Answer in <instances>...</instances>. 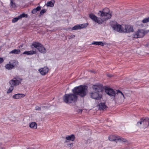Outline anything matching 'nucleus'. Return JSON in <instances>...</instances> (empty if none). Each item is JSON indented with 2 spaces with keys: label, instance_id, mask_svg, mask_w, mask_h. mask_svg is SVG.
<instances>
[{
  "label": "nucleus",
  "instance_id": "obj_1",
  "mask_svg": "<svg viewBox=\"0 0 149 149\" xmlns=\"http://www.w3.org/2000/svg\"><path fill=\"white\" fill-rule=\"evenodd\" d=\"M99 17L93 13L89 15V17L93 21L99 24H101L110 19L112 16L109 8H106L102 10H100L97 13Z\"/></svg>",
  "mask_w": 149,
  "mask_h": 149
},
{
  "label": "nucleus",
  "instance_id": "obj_2",
  "mask_svg": "<svg viewBox=\"0 0 149 149\" xmlns=\"http://www.w3.org/2000/svg\"><path fill=\"white\" fill-rule=\"evenodd\" d=\"M104 90L106 93L111 97H114L113 100L116 103L119 104L122 103L124 101L125 97L124 94L119 90H116V93L114 91L112 88L106 86L104 87Z\"/></svg>",
  "mask_w": 149,
  "mask_h": 149
},
{
  "label": "nucleus",
  "instance_id": "obj_3",
  "mask_svg": "<svg viewBox=\"0 0 149 149\" xmlns=\"http://www.w3.org/2000/svg\"><path fill=\"white\" fill-rule=\"evenodd\" d=\"M78 98L73 93L65 94L64 96L63 99L66 103H71L77 101Z\"/></svg>",
  "mask_w": 149,
  "mask_h": 149
},
{
  "label": "nucleus",
  "instance_id": "obj_4",
  "mask_svg": "<svg viewBox=\"0 0 149 149\" xmlns=\"http://www.w3.org/2000/svg\"><path fill=\"white\" fill-rule=\"evenodd\" d=\"M72 92L77 97H84V85H81L74 87L72 90Z\"/></svg>",
  "mask_w": 149,
  "mask_h": 149
},
{
  "label": "nucleus",
  "instance_id": "obj_5",
  "mask_svg": "<svg viewBox=\"0 0 149 149\" xmlns=\"http://www.w3.org/2000/svg\"><path fill=\"white\" fill-rule=\"evenodd\" d=\"M149 125V119L148 118H142L140 121L137 122L136 126L140 127L145 128L147 127Z\"/></svg>",
  "mask_w": 149,
  "mask_h": 149
},
{
  "label": "nucleus",
  "instance_id": "obj_6",
  "mask_svg": "<svg viewBox=\"0 0 149 149\" xmlns=\"http://www.w3.org/2000/svg\"><path fill=\"white\" fill-rule=\"evenodd\" d=\"M31 46H33L34 47L37 49L39 52L41 53H45L46 52V50L43 45L38 42H33Z\"/></svg>",
  "mask_w": 149,
  "mask_h": 149
},
{
  "label": "nucleus",
  "instance_id": "obj_7",
  "mask_svg": "<svg viewBox=\"0 0 149 149\" xmlns=\"http://www.w3.org/2000/svg\"><path fill=\"white\" fill-rule=\"evenodd\" d=\"M111 25L114 30L120 33H122L123 25H120L118 24L116 22H114L113 24H111Z\"/></svg>",
  "mask_w": 149,
  "mask_h": 149
},
{
  "label": "nucleus",
  "instance_id": "obj_8",
  "mask_svg": "<svg viewBox=\"0 0 149 149\" xmlns=\"http://www.w3.org/2000/svg\"><path fill=\"white\" fill-rule=\"evenodd\" d=\"M99 93L94 92L90 94L91 97L96 100H100L102 98V95Z\"/></svg>",
  "mask_w": 149,
  "mask_h": 149
},
{
  "label": "nucleus",
  "instance_id": "obj_9",
  "mask_svg": "<svg viewBox=\"0 0 149 149\" xmlns=\"http://www.w3.org/2000/svg\"><path fill=\"white\" fill-rule=\"evenodd\" d=\"M92 88L95 92L99 93L102 92L104 91V89L102 85L100 84L93 85L92 86Z\"/></svg>",
  "mask_w": 149,
  "mask_h": 149
},
{
  "label": "nucleus",
  "instance_id": "obj_10",
  "mask_svg": "<svg viewBox=\"0 0 149 149\" xmlns=\"http://www.w3.org/2000/svg\"><path fill=\"white\" fill-rule=\"evenodd\" d=\"M22 80V79H19L17 78H14L10 81L9 83L13 86H16L20 84Z\"/></svg>",
  "mask_w": 149,
  "mask_h": 149
},
{
  "label": "nucleus",
  "instance_id": "obj_11",
  "mask_svg": "<svg viewBox=\"0 0 149 149\" xmlns=\"http://www.w3.org/2000/svg\"><path fill=\"white\" fill-rule=\"evenodd\" d=\"M145 35V31L143 30H139L134 34V37L136 38H141L143 37Z\"/></svg>",
  "mask_w": 149,
  "mask_h": 149
},
{
  "label": "nucleus",
  "instance_id": "obj_12",
  "mask_svg": "<svg viewBox=\"0 0 149 149\" xmlns=\"http://www.w3.org/2000/svg\"><path fill=\"white\" fill-rule=\"evenodd\" d=\"M122 33H129L133 31V28L130 25H123Z\"/></svg>",
  "mask_w": 149,
  "mask_h": 149
},
{
  "label": "nucleus",
  "instance_id": "obj_13",
  "mask_svg": "<svg viewBox=\"0 0 149 149\" xmlns=\"http://www.w3.org/2000/svg\"><path fill=\"white\" fill-rule=\"evenodd\" d=\"M75 136L74 134H71L66 136V140L65 141L64 143L68 142L70 141H73L75 139Z\"/></svg>",
  "mask_w": 149,
  "mask_h": 149
},
{
  "label": "nucleus",
  "instance_id": "obj_14",
  "mask_svg": "<svg viewBox=\"0 0 149 149\" xmlns=\"http://www.w3.org/2000/svg\"><path fill=\"white\" fill-rule=\"evenodd\" d=\"M48 68L47 67H44L43 68H41L39 70V71L40 72L41 74L42 75H45L48 72Z\"/></svg>",
  "mask_w": 149,
  "mask_h": 149
},
{
  "label": "nucleus",
  "instance_id": "obj_15",
  "mask_svg": "<svg viewBox=\"0 0 149 149\" xmlns=\"http://www.w3.org/2000/svg\"><path fill=\"white\" fill-rule=\"evenodd\" d=\"M84 28V25L83 24H78L74 26L72 28V30H80Z\"/></svg>",
  "mask_w": 149,
  "mask_h": 149
},
{
  "label": "nucleus",
  "instance_id": "obj_16",
  "mask_svg": "<svg viewBox=\"0 0 149 149\" xmlns=\"http://www.w3.org/2000/svg\"><path fill=\"white\" fill-rule=\"evenodd\" d=\"M99 109L100 110L105 111L106 110L107 107L104 103H100L99 105Z\"/></svg>",
  "mask_w": 149,
  "mask_h": 149
},
{
  "label": "nucleus",
  "instance_id": "obj_17",
  "mask_svg": "<svg viewBox=\"0 0 149 149\" xmlns=\"http://www.w3.org/2000/svg\"><path fill=\"white\" fill-rule=\"evenodd\" d=\"M118 136H116L114 135H111L109 137V140L111 141H115L117 142L118 139Z\"/></svg>",
  "mask_w": 149,
  "mask_h": 149
},
{
  "label": "nucleus",
  "instance_id": "obj_18",
  "mask_svg": "<svg viewBox=\"0 0 149 149\" xmlns=\"http://www.w3.org/2000/svg\"><path fill=\"white\" fill-rule=\"evenodd\" d=\"M25 95L23 94L18 93L13 95V98L15 99H19L24 97Z\"/></svg>",
  "mask_w": 149,
  "mask_h": 149
},
{
  "label": "nucleus",
  "instance_id": "obj_19",
  "mask_svg": "<svg viewBox=\"0 0 149 149\" xmlns=\"http://www.w3.org/2000/svg\"><path fill=\"white\" fill-rule=\"evenodd\" d=\"M9 63L13 66V68H14L15 66H17L18 64V61L15 60H11L9 62Z\"/></svg>",
  "mask_w": 149,
  "mask_h": 149
},
{
  "label": "nucleus",
  "instance_id": "obj_20",
  "mask_svg": "<svg viewBox=\"0 0 149 149\" xmlns=\"http://www.w3.org/2000/svg\"><path fill=\"white\" fill-rule=\"evenodd\" d=\"M37 125L35 122H32L29 124L30 127L33 129H36L37 128Z\"/></svg>",
  "mask_w": 149,
  "mask_h": 149
},
{
  "label": "nucleus",
  "instance_id": "obj_21",
  "mask_svg": "<svg viewBox=\"0 0 149 149\" xmlns=\"http://www.w3.org/2000/svg\"><path fill=\"white\" fill-rule=\"evenodd\" d=\"M54 3L55 1L54 0L51 1L47 2L46 3V6H47L53 7L54 6Z\"/></svg>",
  "mask_w": 149,
  "mask_h": 149
},
{
  "label": "nucleus",
  "instance_id": "obj_22",
  "mask_svg": "<svg viewBox=\"0 0 149 149\" xmlns=\"http://www.w3.org/2000/svg\"><path fill=\"white\" fill-rule=\"evenodd\" d=\"M36 53V52L34 51H25L23 52V54H26L28 55H31Z\"/></svg>",
  "mask_w": 149,
  "mask_h": 149
},
{
  "label": "nucleus",
  "instance_id": "obj_23",
  "mask_svg": "<svg viewBox=\"0 0 149 149\" xmlns=\"http://www.w3.org/2000/svg\"><path fill=\"white\" fill-rule=\"evenodd\" d=\"M20 50L19 49H14L10 52V54H17L20 53Z\"/></svg>",
  "mask_w": 149,
  "mask_h": 149
},
{
  "label": "nucleus",
  "instance_id": "obj_24",
  "mask_svg": "<svg viewBox=\"0 0 149 149\" xmlns=\"http://www.w3.org/2000/svg\"><path fill=\"white\" fill-rule=\"evenodd\" d=\"M41 9V7L40 6H38L35 8L33 9L32 11V13L33 14H35L37 11H39Z\"/></svg>",
  "mask_w": 149,
  "mask_h": 149
},
{
  "label": "nucleus",
  "instance_id": "obj_25",
  "mask_svg": "<svg viewBox=\"0 0 149 149\" xmlns=\"http://www.w3.org/2000/svg\"><path fill=\"white\" fill-rule=\"evenodd\" d=\"M92 44L101 45L102 46L104 45V44L102 42H93L92 43Z\"/></svg>",
  "mask_w": 149,
  "mask_h": 149
},
{
  "label": "nucleus",
  "instance_id": "obj_26",
  "mask_svg": "<svg viewBox=\"0 0 149 149\" xmlns=\"http://www.w3.org/2000/svg\"><path fill=\"white\" fill-rule=\"evenodd\" d=\"M6 68L8 70H11L14 68L13 66L10 63H9L7 64L5 66Z\"/></svg>",
  "mask_w": 149,
  "mask_h": 149
},
{
  "label": "nucleus",
  "instance_id": "obj_27",
  "mask_svg": "<svg viewBox=\"0 0 149 149\" xmlns=\"http://www.w3.org/2000/svg\"><path fill=\"white\" fill-rule=\"evenodd\" d=\"M10 0V6L12 7L13 8H15L16 7V5H15V3L14 2V1L13 0Z\"/></svg>",
  "mask_w": 149,
  "mask_h": 149
},
{
  "label": "nucleus",
  "instance_id": "obj_28",
  "mask_svg": "<svg viewBox=\"0 0 149 149\" xmlns=\"http://www.w3.org/2000/svg\"><path fill=\"white\" fill-rule=\"evenodd\" d=\"M118 141H122L124 142H127V140L126 139L121 138L119 136H118Z\"/></svg>",
  "mask_w": 149,
  "mask_h": 149
},
{
  "label": "nucleus",
  "instance_id": "obj_29",
  "mask_svg": "<svg viewBox=\"0 0 149 149\" xmlns=\"http://www.w3.org/2000/svg\"><path fill=\"white\" fill-rule=\"evenodd\" d=\"M14 89L13 86L11 85V86L9 88V89L7 91V93L8 94L9 93L11 92Z\"/></svg>",
  "mask_w": 149,
  "mask_h": 149
},
{
  "label": "nucleus",
  "instance_id": "obj_30",
  "mask_svg": "<svg viewBox=\"0 0 149 149\" xmlns=\"http://www.w3.org/2000/svg\"><path fill=\"white\" fill-rule=\"evenodd\" d=\"M18 16L20 19L23 17H27L28 15L25 13H22V14Z\"/></svg>",
  "mask_w": 149,
  "mask_h": 149
},
{
  "label": "nucleus",
  "instance_id": "obj_31",
  "mask_svg": "<svg viewBox=\"0 0 149 149\" xmlns=\"http://www.w3.org/2000/svg\"><path fill=\"white\" fill-rule=\"evenodd\" d=\"M148 22H149V17L144 19L142 21V22L144 24Z\"/></svg>",
  "mask_w": 149,
  "mask_h": 149
},
{
  "label": "nucleus",
  "instance_id": "obj_32",
  "mask_svg": "<svg viewBox=\"0 0 149 149\" xmlns=\"http://www.w3.org/2000/svg\"><path fill=\"white\" fill-rule=\"evenodd\" d=\"M19 19V16H18L17 17L13 18L12 20V22L13 23L16 22Z\"/></svg>",
  "mask_w": 149,
  "mask_h": 149
},
{
  "label": "nucleus",
  "instance_id": "obj_33",
  "mask_svg": "<svg viewBox=\"0 0 149 149\" xmlns=\"http://www.w3.org/2000/svg\"><path fill=\"white\" fill-rule=\"evenodd\" d=\"M46 12V10L45 9H43L41 10L40 12V15H42Z\"/></svg>",
  "mask_w": 149,
  "mask_h": 149
},
{
  "label": "nucleus",
  "instance_id": "obj_34",
  "mask_svg": "<svg viewBox=\"0 0 149 149\" xmlns=\"http://www.w3.org/2000/svg\"><path fill=\"white\" fill-rule=\"evenodd\" d=\"M87 88L88 87L84 85V96L86 95V91Z\"/></svg>",
  "mask_w": 149,
  "mask_h": 149
},
{
  "label": "nucleus",
  "instance_id": "obj_35",
  "mask_svg": "<svg viewBox=\"0 0 149 149\" xmlns=\"http://www.w3.org/2000/svg\"><path fill=\"white\" fill-rule=\"evenodd\" d=\"M68 36V39H70L72 38H74L75 37V36L74 35H72L70 36Z\"/></svg>",
  "mask_w": 149,
  "mask_h": 149
},
{
  "label": "nucleus",
  "instance_id": "obj_36",
  "mask_svg": "<svg viewBox=\"0 0 149 149\" xmlns=\"http://www.w3.org/2000/svg\"><path fill=\"white\" fill-rule=\"evenodd\" d=\"M35 109L36 110L40 111L41 110V109L40 107H39L38 106H37L35 107Z\"/></svg>",
  "mask_w": 149,
  "mask_h": 149
},
{
  "label": "nucleus",
  "instance_id": "obj_37",
  "mask_svg": "<svg viewBox=\"0 0 149 149\" xmlns=\"http://www.w3.org/2000/svg\"><path fill=\"white\" fill-rule=\"evenodd\" d=\"M107 75L108 77L109 78H111L113 76V75L111 74H107Z\"/></svg>",
  "mask_w": 149,
  "mask_h": 149
},
{
  "label": "nucleus",
  "instance_id": "obj_38",
  "mask_svg": "<svg viewBox=\"0 0 149 149\" xmlns=\"http://www.w3.org/2000/svg\"><path fill=\"white\" fill-rule=\"evenodd\" d=\"M3 61V60L2 58H0V63H1Z\"/></svg>",
  "mask_w": 149,
  "mask_h": 149
},
{
  "label": "nucleus",
  "instance_id": "obj_39",
  "mask_svg": "<svg viewBox=\"0 0 149 149\" xmlns=\"http://www.w3.org/2000/svg\"><path fill=\"white\" fill-rule=\"evenodd\" d=\"M89 71L92 73H95V71L93 70H89Z\"/></svg>",
  "mask_w": 149,
  "mask_h": 149
},
{
  "label": "nucleus",
  "instance_id": "obj_40",
  "mask_svg": "<svg viewBox=\"0 0 149 149\" xmlns=\"http://www.w3.org/2000/svg\"><path fill=\"white\" fill-rule=\"evenodd\" d=\"M68 146H69V147H72L73 146L72 143H70L68 144Z\"/></svg>",
  "mask_w": 149,
  "mask_h": 149
},
{
  "label": "nucleus",
  "instance_id": "obj_41",
  "mask_svg": "<svg viewBox=\"0 0 149 149\" xmlns=\"http://www.w3.org/2000/svg\"><path fill=\"white\" fill-rule=\"evenodd\" d=\"M79 111H78L79 112V113H82V111H83V110H82V109H79Z\"/></svg>",
  "mask_w": 149,
  "mask_h": 149
},
{
  "label": "nucleus",
  "instance_id": "obj_42",
  "mask_svg": "<svg viewBox=\"0 0 149 149\" xmlns=\"http://www.w3.org/2000/svg\"><path fill=\"white\" fill-rule=\"evenodd\" d=\"M88 25V24H84V28L86 27Z\"/></svg>",
  "mask_w": 149,
  "mask_h": 149
},
{
  "label": "nucleus",
  "instance_id": "obj_43",
  "mask_svg": "<svg viewBox=\"0 0 149 149\" xmlns=\"http://www.w3.org/2000/svg\"><path fill=\"white\" fill-rule=\"evenodd\" d=\"M88 129V130H89V129L88 128H87V127L86 126H84V130H87V129Z\"/></svg>",
  "mask_w": 149,
  "mask_h": 149
},
{
  "label": "nucleus",
  "instance_id": "obj_44",
  "mask_svg": "<svg viewBox=\"0 0 149 149\" xmlns=\"http://www.w3.org/2000/svg\"><path fill=\"white\" fill-rule=\"evenodd\" d=\"M147 44L148 45V47H149V43L148 44Z\"/></svg>",
  "mask_w": 149,
  "mask_h": 149
}]
</instances>
